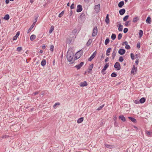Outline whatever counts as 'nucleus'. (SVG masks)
<instances>
[{
  "label": "nucleus",
  "instance_id": "1",
  "mask_svg": "<svg viewBox=\"0 0 152 152\" xmlns=\"http://www.w3.org/2000/svg\"><path fill=\"white\" fill-rule=\"evenodd\" d=\"M73 56L74 53L71 50L69 49L67 52L66 58L67 60L70 62L71 64L73 63L74 62V61L72 60Z\"/></svg>",
  "mask_w": 152,
  "mask_h": 152
},
{
  "label": "nucleus",
  "instance_id": "2",
  "mask_svg": "<svg viewBox=\"0 0 152 152\" xmlns=\"http://www.w3.org/2000/svg\"><path fill=\"white\" fill-rule=\"evenodd\" d=\"M114 67L117 70H119L121 69V67L120 63L117 62L115 63L114 65Z\"/></svg>",
  "mask_w": 152,
  "mask_h": 152
},
{
  "label": "nucleus",
  "instance_id": "3",
  "mask_svg": "<svg viewBox=\"0 0 152 152\" xmlns=\"http://www.w3.org/2000/svg\"><path fill=\"white\" fill-rule=\"evenodd\" d=\"M97 27L95 26L93 28V33L92 34V36L93 37H94L96 36L97 33Z\"/></svg>",
  "mask_w": 152,
  "mask_h": 152
},
{
  "label": "nucleus",
  "instance_id": "4",
  "mask_svg": "<svg viewBox=\"0 0 152 152\" xmlns=\"http://www.w3.org/2000/svg\"><path fill=\"white\" fill-rule=\"evenodd\" d=\"M84 64V62H81L79 64L76 65L75 66V67L76 68L77 70L79 69H80L81 67Z\"/></svg>",
  "mask_w": 152,
  "mask_h": 152
},
{
  "label": "nucleus",
  "instance_id": "5",
  "mask_svg": "<svg viewBox=\"0 0 152 152\" xmlns=\"http://www.w3.org/2000/svg\"><path fill=\"white\" fill-rule=\"evenodd\" d=\"M100 8V5L99 4L95 5L94 8L95 12L97 13L99 11Z\"/></svg>",
  "mask_w": 152,
  "mask_h": 152
},
{
  "label": "nucleus",
  "instance_id": "6",
  "mask_svg": "<svg viewBox=\"0 0 152 152\" xmlns=\"http://www.w3.org/2000/svg\"><path fill=\"white\" fill-rule=\"evenodd\" d=\"M117 52L116 48L115 47V48L113 51L112 54V59H114L115 58V56H116V54L117 53Z\"/></svg>",
  "mask_w": 152,
  "mask_h": 152
},
{
  "label": "nucleus",
  "instance_id": "7",
  "mask_svg": "<svg viewBox=\"0 0 152 152\" xmlns=\"http://www.w3.org/2000/svg\"><path fill=\"white\" fill-rule=\"evenodd\" d=\"M126 52V50L124 49L121 48L118 51V53L121 55H124Z\"/></svg>",
  "mask_w": 152,
  "mask_h": 152
},
{
  "label": "nucleus",
  "instance_id": "8",
  "mask_svg": "<svg viewBox=\"0 0 152 152\" xmlns=\"http://www.w3.org/2000/svg\"><path fill=\"white\" fill-rule=\"evenodd\" d=\"M83 10L81 5L79 4L77 6V12H81Z\"/></svg>",
  "mask_w": 152,
  "mask_h": 152
},
{
  "label": "nucleus",
  "instance_id": "9",
  "mask_svg": "<svg viewBox=\"0 0 152 152\" xmlns=\"http://www.w3.org/2000/svg\"><path fill=\"white\" fill-rule=\"evenodd\" d=\"M82 54L81 53H80V51L78 52L75 54V59H77L79 58L81 56Z\"/></svg>",
  "mask_w": 152,
  "mask_h": 152
},
{
  "label": "nucleus",
  "instance_id": "10",
  "mask_svg": "<svg viewBox=\"0 0 152 152\" xmlns=\"http://www.w3.org/2000/svg\"><path fill=\"white\" fill-rule=\"evenodd\" d=\"M94 66V64H91L90 65L88 68V73H90L91 72L92 69Z\"/></svg>",
  "mask_w": 152,
  "mask_h": 152
},
{
  "label": "nucleus",
  "instance_id": "11",
  "mask_svg": "<svg viewBox=\"0 0 152 152\" xmlns=\"http://www.w3.org/2000/svg\"><path fill=\"white\" fill-rule=\"evenodd\" d=\"M39 17V15L38 14L35 15L34 17V22L33 23H34V25L35 24L36 22H37V19Z\"/></svg>",
  "mask_w": 152,
  "mask_h": 152
},
{
  "label": "nucleus",
  "instance_id": "12",
  "mask_svg": "<svg viewBox=\"0 0 152 152\" xmlns=\"http://www.w3.org/2000/svg\"><path fill=\"white\" fill-rule=\"evenodd\" d=\"M125 10L124 9H122L119 10V13L121 15H123L125 13Z\"/></svg>",
  "mask_w": 152,
  "mask_h": 152
},
{
  "label": "nucleus",
  "instance_id": "13",
  "mask_svg": "<svg viewBox=\"0 0 152 152\" xmlns=\"http://www.w3.org/2000/svg\"><path fill=\"white\" fill-rule=\"evenodd\" d=\"M137 70V67H136L134 65L133 66V68L131 71L132 73L134 74L136 72Z\"/></svg>",
  "mask_w": 152,
  "mask_h": 152
},
{
  "label": "nucleus",
  "instance_id": "14",
  "mask_svg": "<svg viewBox=\"0 0 152 152\" xmlns=\"http://www.w3.org/2000/svg\"><path fill=\"white\" fill-rule=\"evenodd\" d=\"M20 34V32L18 31L15 36H14L13 38V40H15L17 39L18 37L19 36Z\"/></svg>",
  "mask_w": 152,
  "mask_h": 152
},
{
  "label": "nucleus",
  "instance_id": "15",
  "mask_svg": "<svg viewBox=\"0 0 152 152\" xmlns=\"http://www.w3.org/2000/svg\"><path fill=\"white\" fill-rule=\"evenodd\" d=\"M118 30L119 31H122L123 29V26L121 24V23H120L118 24Z\"/></svg>",
  "mask_w": 152,
  "mask_h": 152
},
{
  "label": "nucleus",
  "instance_id": "16",
  "mask_svg": "<svg viewBox=\"0 0 152 152\" xmlns=\"http://www.w3.org/2000/svg\"><path fill=\"white\" fill-rule=\"evenodd\" d=\"M105 21L107 24H108L109 23L110 20L109 18V15L108 14L107 15Z\"/></svg>",
  "mask_w": 152,
  "mask_h": 152
},
{
  "label": "nucleus",
  "instance_id": "17",
  "mask_svg": "<svg viewBox=\"0 0 152 152\" xmlns=\"http://www.w3.org/2000/svg\"><path fill=\"white\" fill-rule=\"evenodd\" d=\"M124 4V2L123 1H122L119 2L118 6L119 8H121L123 6Z\"/></svg>",
  "mask_w": 152,
  "mask_h": 152
},
{
  "label": "nucleus",
  "instance_id": "18",
  "mask_svg": "<svg viewBox=\"0 0 152 152\" xmlns=\"http://www.w3.org/2000/svg\"><path fill=\"white\" fill-rule=\"evenodd\" d=\"M119 118L121 119V120L123 122H125L126 121L125 118L123 115H120L119 117Z\"/></svg>",
  "mask_w": 152,
  "mask_h": 152
},
{
  "label": "nucleus",
  "instance_id": "19",
  "mask_svg": "<svg viewBox=\"0 0 152 152\" xmlns=\"http://www.w3.org/2000/svg\"><path fill=\"white\" fill-rule=\"evenodd\" d=\"M80 86L82 87H84L87 85V84L86 81H84L80 83Z\"/></svg>",
  "mask_w": 152,
  "mask_h": 152
},
{
  "label": "nucleus",
  "instance_id": "20",
  "mask_svg": "<svg viewBox=\"0 0 152 152\" xmlns=\"http://www.w3.org/2000/svg\"><path fill=\"white\" fill-rule=\"evenodd\" d=\"M128 118L134 123H136L137 122L136 120L132 117H128Z\"/></svg>",
  "mask_w": 152,
  "mask_h": 152
},
{
  "label": "nucleus",
  "instance_id": "21",
  "mask_svg": "<svg viewBox=\"0 0 152 152\" xmlns=\"http://www.w3.org/2000/svg\"><path fill=\"white\" fill-rule=\"evenodd\" d=\"M105 146L108 148L111 149L114 148V145H110L105 144Z\"/></svg>",
  "mask_w": 152,
  "mask_h": 152
},
{
  "label": "nucleus",
  "instance_id": "22",
  "mask_svg": "<svg viewBox=\"0 0 152 152\" xmlns=\"http://www.w3.org/2000/svg\"><path fill=\"white\" fill-rule=\"evenodd\" d=\"M145 100L146 99L144 97H142L139 100L140 103H143L145 102Z\"/></svg>",
  "mask_w": 152,
  "mask_h": 152
},
{
  "label": "nucleus",
  "instance_id": "23",
  "mask_svg": "<svg viewBox=\"0 0 152 152\" xmlns=\"http://www.w3.org/2000/svg\"><path fill=\"white\" fill-rule=\"evenodd\" d=\"M36 36L34 34H32L30 37V39L31 41H33L36 38Z\"/></svg>",
  "mask_w": 152,
  "mask_h": 152
},
{
  "label": "nucleus",
  "instance_id": "24",
  "mask_svg": "<svg viewBox=\"0 0 152 152\" xmlns=\"http://www.w3.org/2000/svg\"><path fill=\"white\" fill-rule=\"evenodd\" d=\"M83 120V117H81L79 118L77 120V123H81Z\"/></svg>",
  "mask_w": 152,
  "mask_h": 152
},
{
  "label": "nucleus",
  "instance_id": "25",
  "mask_svg": "<svg viewBox=\"0 0 152 152\" xmlns=\"http://www.w3.org/2000/svg\"><path fill=\"white\" fill-rule=\"evenodd\" d=\"M72 41V39L70 37H69L66 40V42L68 44H70L71 43V42Z\"/></svg>",
  "mask_w": 152,
  "mask_h": 152
},
{
  "label": "nucleus",
  "instance_id": "26",
  "mask_svg": "<svg viewBox=\"0 0 152 152\" xmlns=\"http://www.w3.org/2000/svg\"><path fill=\"white\" fill-rule=\"evenodd\" d=\"M151 18L149 16L148 17L146 20V23L149 24H150L151 23Z\"/></svg>",
  "mask_w": 152,
  "mask_h": 152
},
{
  "label": "nucleus",
  "instance_id": "27",
  "mask_svg": "<svg viewBox=\"0 0 152 152\" xmlns=\"http://www.w3.org/2000/svg\"><path fill=\"white\" fill-rule=\"evenodd\" d=\"M35 25L34 24V23H33L31 25V26H30V27L29 28V29H28L27 33H28L31 31V30H32V29L33 28V27H34Z\"/></svg>",
  "mask_w": 152,
  "mask_h": 152
},
{
  "label": "nucleus",
  "instance_id": "28",
  "mask_svg": "<svg viewBox=\"0 0 152 152\" xmlns=\"http://www.w3.org/2000/svg\"><path fill=\"white\" fill-rule=\"evenodd\" d=\"M46 62L45 59H43L41 61V65L42 66H45L46 64Z\"/></svg>",
  "mask_w": 152,
  "mask_h": 152
},
{
  "label": "nucleus",
  "instance_id": "29",
  "mask_svg": "<svg viewBox=\"0 0 152 152\" xmlns=\"http://www.w3.org/2000/svg\"><path fill=\"white\" fill-rule=\"evenodd\" d=\"M139 20V18L137 17H136L133 18V22L135 23Z\"/></svg>",
  "mask_w": 152,
  "mask_h": 152
},
{
  "label": "nucleus",
  "instance_id": "30",
  "mask_svg": "<svg viewBox=\"0 0 152 152\" xmlns=\"http://www.w3.org/2000/svg\"><path fill=\"white\" fill-rule=\"evenodd\" d=\"M109 66V63H107L105 65V66H104L103 69V70L105 71L107 68H108V67Z\"/></svg>",
  "mask_w": 152,
  "mask_h": 152
},
{
  "label": "nucleus",
  "instance_id": "31",
  "mask_svg": "<svg viewBox=\"0 0 152 152\" xmlns=\"http://www.w3.org/2000/svg\"><path fill=\"white\" fill-rule=\"evenodd\" d=\"M10 18V16L8 14L6 15L4 18V19L7 20H8Z\"/></svg>",
  "mask_w": 152,
  "mask_h": 152
},
{
  "label": "nucleus",
  "instance_id": "32",
  "mask_svg": "<svg viewBox=\"0 0 152 152\" xmlns=\"http://www.w3.org/2000/svg\"><path fill=\"white\" fill-rule=\"evenodd\" d=\"M92 41L91 39H89L87 42L86 45L88 46H89L91 44Z\"/></svg>",
  "mask_w": 152,
  "mask_h": 152
},
{
  "label": "nucleus",
  "instance_id": "33",
  "mask_svg": "<svg viewBox=\"0 0 152 152\" xmlns=\"http://www.w3.org/2000/svg\"><path fill=\"white\" fill-rule=\"evenodd\" d=\"M54 27L53 26H52L50 28V29L49 31V33L50 34H51L52 33L53 31L54 30Z\"/></svg>",
  "mask_w": 152,
  "mask_h": 152
},
{
  "label": "nucleus",
  "instance_id": "34",
  "mask_svg": "<svg viewBox=\"0 0 152 152\" xmlns=\"http://www.w3.org/2000/svg\"><path fill=\"white\" fill-rule=\"evenodd\" d=\"M110 40L108 38H107L105 41L104 44L105 45H107L109 42Z\"/></svg>",
  "mask_w": 152,
  "mask_h": 152
},
{
  "label": "nucleus",
  "instance_id": "35",
  "mask_svg": "<svg viewBox=\"0 0 152 152\" xmlns=\"http://www.w3.org/2000/svg\"><path fill=\"white\" fill-rule=\"evenodd\" d=\"M139 34L140 37H141L142 36L143 34V31L142 30H140L139 31Z\"/></svg>",
  "mask_w": 152,
  "mask_h": 152
},
{
  "label": "nucleus",
  "instance_id": "36",
  "mask_svg": "<svg viewBox=\"0 0 152 152\" xmlns=\"http://www.w3.org/2000/svg\"><path fill=\"white\" fill-rule=\"evenodd\" d=\"M104 104H103L101 106H100V107H98L96 109V110L99 111L100 110L102 109V108L104 107Z\"/></svg>",
  "mask_w": 152,
  "mask_h": 152
},
{
  "label": "nucleus",
  "instance_id": "37",
  "mask_svg": "<svg viewBox=\"0 0 152 152\" xmlns=\"http://www.w3.org/2000/svg\"><path fill=\"white\" fill-rule=\"evenodd\" d=\"M117 75L116 73L115 72H113L111 75V76L112 77H116L117 76Z\"/></svg>",
  "mask_w": 152,
  "mask_h": 152
},
{
  "label": "nucleus",
  "instance_id": "38",
  "mask_svg": "<svg viewBox=\"0 0 152 152\" xmlns=\"http://www.w3.org/2000/svg\"><path fill=\"white\" fill-rule=\"evenodd\" d=\"M116 35L115 34H113L111 35V38L113 40H114L116 38Z\"/></svg>",
  "mask_w": 152,
  "mask_h": 152
},
{
  "label": "nucleus",
  "instance_id": "39",
  "mask_svg": "<svg viewBox=\"0 0 152 152\" xmlns=\"http://www.w3.org/2000/svg\"><path fill=\"white\" fill-rule=\"evenodd\" d=\"M85 13H82L80 15V18H85Z\"/></svg>",
  "mask_w": 152,
  "mask_h": 152
},
{
  "label": "nucleus",
  "instance_id": "40",
  "mask_svg": "<svg viewBox=\"0 0 152 152\" xmlns=\"http://www.w3.org/2000/svg\"><path fill=\"white\" fill-rule=\"evenodd\" d=\"M129 17V16L128 15H127L125 16L123 18V20L124 21H126L127 20Z\"/></svg>",
  "mask_w": 152,
  "mask_h": 152
},
{
  "label": "nucleus",
  "instance_id": "41",
  "mask_svg": "<svg viewBox=\"0 0 152 152\" xmlns=\"http://www.w3.org/2000/svg\"><path fill=\"white\" fill-rule=\"evenodd\" d=\"M111 50V48H109L107 49V50L106 54H107V53H109Z\"/></svg>",
  "mask_w": 152,
  "mask_h": 152
},
{
  "label": "nucleus",
  "instance_id": "42",
  "mask_svg": "<svg viewBox=\"0 0 152 152\" xmlns=\"http://www.w3.org/2000/svg\"><path fill=\"white\" fill-rule=\"evenodd\" d=\"M122 35L121 33H120L118 34V40H120L122 38Z\"/></svg>",
  "mask_w": 152,
  "mask_h": 152
},
{
  "label": "nucleus",
  "instance_id": "43",
  "mask_svg": "<svg viewBox=\"0 0 152 152\" xmlns=\"http://www.w3.org/2000/svg\"><path fill=\"white\" fill-rule=\"evenodd\" d=\"M54 49V46L53 45H51L50 46V50L53 52V51Z\"/></svg>",
  "mask_w": 152,
  "mask_h": 152
},
{
  "label": "nucleus",
  "instance_id": "44",
  "mask_svg": "<svg viewBox=\"0 0 152 152\" xmlns=\"http://www.w3.org/2000/svg\"><path fill=\"white\" fill-rule=\"evenodd\" d=\"M22 50V48L21 47H19L17 48V51L20 52Z\"/></svg>",
  "mask_w": 152,
  "mask_h": 152
},
{
  "label": "nucleus",
  "instance_id": "45",
  "mask_svg": "<svg viewBox=\"0 0 152 152\" xmlns=\"http://www.w3.org/2000/svg\"><path fill=\"white\" fill-rule=\"evenodd\" d=\"M64 14V11H62L61 13H60L58 15V17L61 18L63 16Z\"/></svg>",
  "mask_w": 152,
  "mask_h": 152
},
{
  "label": "nucleus",
  "instance_id": "46",
  "mask_svg": "<svg viewBox=\"0 0 152 152\" xmlns=\"http://www.w3.org/2000/svg\"><path fill=\"white\" fill-rule=\"evenodd\" d=\"M146 134H147L148 136H151V134L152 133L148 131H146Z\"/></svg>",
  "mask_w": 152,
  "mask_h": 152
},
{
  "label": "nucleus",
  "instance_id": "47",
  "mask_svg": "<svg viewBox=\"0 0 152 152\" xmlns=\"http://www.w3.org/2000/svg\"><path fill=\"white\" fill-rule=\"evenodd\" d=\"M77 31V29H75L73 30L72 31V33L73 34H75Z\"/></svg>",
  "mask_w": 152,
  "mask_h": 152
},
{
  "label": "nucleus",
  "instance_id": "48",
  "mask_svg": "<svg viewBox=\"0 0 152 152\" xmlns=\"http://www.w3.org/2000/svg\"><path fill=\"white\" fill-rule=\"evenodd\" d=\"M118 60L120 62H122L124 60V58L122 56H120L119 57Z\"/></svg>",
  "mask_w": 152,
  "mask_h": 152
},
{
  "label": "nucleus",
  "instance_id": "49",
  "mask_svg": "<svg viewBox=\"0 0 152 152\" xmlns=\"http://www.w3.org/2000/svg\"><path fill=\"white\" fill-rule=\"evenodd\" d=\"M130 20H129L126 21L125 24V25L126 26H128V24L130 22Z\"/></svg>",
  "mask_w": 152,
  "mask_h": 152
},
{
  "label": "nucleus",
  "instance_id": "50",
  "mask_svg": "<svg viewBox=\"0 0 152 152\" xmlns=\"http://www.w3.org/2000/svg\"><path fill=\"white\" fill-rule=\"evenodd\" d=\"M9 137V136L8 135H4L3 136H2V137H1V138L2 139L7 138H8V137Z\"/></svg>",
  "mask_w": 152,
  "mask_h": 152
},
{
  "label": "nucleus",
  "instance_id": "51",
  "mask_svg": "<svg viewBox=\"0 0 152 152\" xmlns=\"http://www.w3.org/2000/svg\"><path fill=\"white\" fill-rule=\"evenodd\" d=\"M132 60L134 59V55L133 53H131L130 54Z\"/></svg>",
  "mask_w": 152,
  "mask_h": 152
},
{
  "label": "nucleus",
  "instance_id": "52",
  "mask_svg": "<svg viewBox=\"0 0 152 152\" xmlns=\"http://www.w3.org/2000/svg\"><path fill=\"white\" fill-rule=\"evenodd\" d=\"M140 54L139 53L136 54L135 55V58H140Z\"/></svg>",
  "mask_w": 152,
  "mask_h": 152
},
{
  "label": "nucleus",
  "instance_id": "53",
  "mask_svg": "<svg viewBox=\"0 0 152 152\" xmlns=\"http://www.w3.org/2000/svg\"><path fill=\"white\" fill-rule=\"evenodd\" d=\"M60 104V103L59 102L56 103L54 105L53 107L54 108H55L57 105H59Z\"/></svg>",
  "mask_w": 152,
  "mask_h": 152
},
{
  "label": "nucleus",
  "instance_id": "54",
  "mask_svg": "<svg viewBox=\"0 0 152 152\" xmlns=\"http://www.w3.org/2000/svg\"><path fill=\"white\" fill-rule=\"evenodd\" d=\"M128 31V29L127 28H125L124 30V33H126Z\"/></svg>",
  "mask_w": 152,
  "mask_h": 152
},
{
  "label": "nucleus",
  "instance_id": "55",
  "mask_svg": "<svg viewBox=\"0 0 152 152\" xmlns=\"http://www.w3.org/2000/svg\"><path fill=\"white\" fill-rule=\"evenodd\" d=\"M74 8H75L74 4L73 3L71 5L70 8L72 9H74Z\"/></svg>",
  "mask_w": 152,
  "mask_h": 152
},
{
  "label": "nucleus",
  "instance_id": "56",
  "mask_svg": "<svg viewBox=\"0 0 152 152\" xmlns=\"http://www.w3.org/2000/svg\"><path fill=\"white\" fill-rule=\"evenodd\" d=\"M125 48L126 49H129L130 48V47L129 45L127 44V45H126Z\"/></svg>",
  "mask_w": 152,
  "mask_h": 152
},
{
  "label": "nucleus",
  "instance_id": "57",
  "mask_svg": "<svg viewBox=\"0 0 152 152\" xmlns=\"http://www.w3.org/2000/svg\"><path fill=\"white\" fill-rule=\"evenodd\" d=\"M134 103L136 104H139L140 103V101H139H139L138 100H136L134 101Z\"/></svg>",
  "mask_w": 152,
  "mask_h": 152
},
{
  "label": "nucleus",
  "instance_id": "58",
  "mask_svg": "<svg viewBox=\"0 0 152 152\" xmlns=\"http://www.w3.org/2000/svg\"><path fill=\"white\" fill-rule=\"evenodd\" d=\"M140 47V43L139 42H138L137 43V47L138 48H139Z\"/></svg>",
  "mask_w": 152,
  "mask_h": 152
},
{
  "label": "nucleus",
  "instance_id": "59",
  "mask_svg": "<svg viewBox=\"0 0 152 152\" xmlns=\"http://www.w3.org/2000/svg\"><path fill=\"white\" fill-rule=\"evenodd\" d=\"M114 124L115 126H118V123L116 121H115L114 123Z\"/></svg>",
  "mask_w": 152,
  "mask_h": 152
},
{
  "label": "nucleus",
  "instance_id": "60",
  "mask_svg": "<svg viewBox=\"0 0 152 152\" xmlns=\"http://www.w3.org/2000/svg\"><path fill=\"white\" fill-rule=\"evenodd\" d=\"M124 44H122V45H124V44L125 45H127V44H128V42L127 41H125V42H124L123 43Z\"/></svg>",
  "mask_w": 152,
  "mask_h": 152
},
{
  "label": "nucleus",
  "instance_id": "61",
  "mask_svg": "<svg viewBox=\"0 0 152 152\" xmlns=\"http://www.w3.org/2000/svg\"><path fill=\"white\" fill-rule=\"evenodd\" d=\"M93 59V58L91 57L90 56V57L88 59V60L89 61H91Z\"/></svg>",
  "mask_w": 152,
  "mask_h": 152
},
{
  "label": "nucleus",
  "instance_id": "62",
  "mask_svg": "<svg viewBox=\"0 0 152 152\" xmlns=\"http://www.w3.org/2000/svg\"><path fill=\"white\" fill-rule=\"evenodd\" d=\"M105 71L103 70V69H102L101 71V72L102 73L103 75H104L105 74V73L104 72Z\"/></svg>",
  "mask_w": 152,
  "mask_h": 152
},
{
  "label": "nucleus",
  "instance_id": "63",
  "mask_svg": "<svg viewBox=\"0 0 152 152\" xmlns=\"http://www.w3.org/2000/svg\"><path fill=\"white\" fill-rule=\"evenodd\" d=\"M96 51H95L93 54V55H94V56H95L96 55Z\"/></svg>",
  "mask_w": 152,
  "mask_h": 152
},
{
  "label": "nucleus",
  "instance_id": "64",
  "mask_svg": "<svg viewBox=\"0 0 152 152\" xmlns=\"http://www.w3.org/2000/svg\"><path fill=\"white\" fill-rule=\"evenodd\" d=\"M138 63H139V61H138V60H137L135 62V63H136V64L137 65L138 64Z\"/></svg>",
  "mask_w": 152,
  "mask_h": 152
}]
</instances>
